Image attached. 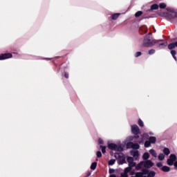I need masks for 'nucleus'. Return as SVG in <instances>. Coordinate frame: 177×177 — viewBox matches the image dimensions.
<instances>
[{"mask_svg":"<svg viewBox=\"0 0 177 177\" xmlns=\"http://www.w3.org/2000/svg\"><path fill=\"white\" fill-rule=\"evenodd\" d=\"M156 167H158V168H161V167H162V163L161 162H158Z\"/></svg>","mask_w":177,"mask_h":177,"instance_id":"ea45409f","label":"nucleus"},{"mask_svg":"<svg viewBox=\"0 0 177 177\" xmlns=\"http://www.w3.org/2000/svg\"><path fill=\"white\" fill-rule=\"evenodd\" d=\"M165 158V155H164V153H160L158 155V160H160V161L164 160Z\"/></svg>","mask_w":177,"mask_h":177,"instance_id":"4be33fe9","label":"nucleus"},{"mask_svg":"<svg viewBox=\"0 0 177 177\" xmlns=\"http://www.w3.org/2000/svg\"><path fill=\"white\" fill-rule=\"evenodd\" d=\"M127 162L129 164L131 162H133V158L131 156H127Z\"/></svg>","mask_w":177,"mask_h":177,"instance_id":"c85d7f7f","label":"nucleus"},{"mask_svg":"<svg viewBox=\"0 0 177 177\" xmlns=\"http://www.w3.org/2000/svg\"><path fill=\"white\" fill-rule=\"evenodd\" d=\"M114 172H115L114 169H109V174H114Z\"/></svg>","mask_w":177,"mask_h":177,"instance_id":"37998d69","label":"nucleus"},{"mask_svg":"<svg viewBox=\"0 0 177 177\" xmlns=\"http://www.w3.org/2000/svg\"><path fill=\"white\" fill-rule=\"evenodd\" d=\"M115 164V159H111L109 161V165H114Z\"/></svg>","mask_w":177,"mask_h":177,"instance_id":"7c9ffc66","label":"nucleus"},{"mask_svg":"<svg viewBox=\"0 0 177 177\" xmlns=\"http://www.w3.org/2000/svg\"><path fill=\"white\" fill-rule=\"evenodd\" d=\"M64 77H65V78H68V73H64Z\"/></svg>","mask_w":177,"mask_h":177,"instance_id":"c03bdc74","label":"nucleus"},{"mask_svg":"<svg viewBox=\"0 0 177 177\" xmlns=\"http://www.w3.org/2000/svg\"><path fill=\"white\" fill-rule=\"evenodd\" d=\"M116 151H123L124 149L121 146H118L117 149H115Z\"/></svg>","mask_w":177,"mask_h":177,"instance_id":"72a5a7b5","label":"nucleus"},{"mask_svg":"<svg viewBox=\"0 0 177 177\" xmlns=\"http://www.w3.org/2000/svg\"><path fill=\"white\" fill-rule=\"evenodd\" d=\"M159 8L160 9H165L167 8V4L165 3H162L159 4Z\"/></svg>","mask_w":177,"mask_h":177,"instance_id":"393cba45","label":"nucleus"},{"mask_svg":"<svg viewBox=\"0 0 177 177\" xmlns=\"http://www.w3.org/2000/svg\"><path fill=\"white\" fill-rule=\"evenodd\" d=\"M174 59L176 61L177 60V58H176V56H173Z\"/></svg>","mask_w":177,"mask_h":177,"instance_id":"8fccbe9b","label":"nucleus"},{"mask_svg":"<svg viewBox=\"0 0 177 177\" xmlns=\"http://www.w3.org/2000/svg\"><path fill=\"white\" fill-rule=\"evenodd\" d=\"M167 11L169 13L168 14V17L169 19H175V17H177V12L174 10V8H166Z\"/></svg>","mask_w":177,"mask_h":177,"instance_id":"7ed1b4c3","label":"nucleus"},{"mask_svg":"<svg viewBox=\"0 0 177 177\" xmlns=\"http://www.w3.org/2000/svg\"><path fill=\"white\" fill-rule=\"evenodd\" d=\"M168 45V43L167 41L159 44L158 46L159 48H165Z\"/></svg>","mask_w":177,"mask_h":177,"instance_id":"5701e85b","label":"nucleus"},{"mask_svg":"<svg viewBox=\"0 0 177 177\" xmlns=\"http://www.w3.org/2000/svg\"><path fill=\"white\" fill-rule=\"evenodd\" d=\"M163 153L165 156H169L171 151H169V149L168 148H165L163 149Z\"/></svg>","mask_w":177,"mask_h":177,"instance_id":"a211bd4d","label":"nucleus"},{"mask_svg":"<svg viewBox=\"0 0 177 177\" xmlns=\"http://www.w3.org/2000/svg\"><path fill=\"white\" fill-rule=\"evenodd\" d=\"M149 153L150 154H151L153 157H155V158L157 157V152H156V150L151 149L149 150Z\"/></svg>","mask_w":177,"mask_h":177,"instance_id":"dca6fc26","label":"nucleus"},{"mask_svg":"<svg viewBox=\"0 0 177 177\" xmlns=\"http://www.w3.org/2000/svg\"><path fill=\"white\" fill-rule=\"evenodd\" d=\"M135 138H136V139H139V135H136V136H135Z\"/></svg>","mask_w":177,"mask_h":177,"instance_id":"de8ad7c7","label":"nucleus"},{"mask_svg":"<svg viewBox=\"0 0 177 177\" xmlns=\"http://www.w3.org/2000/svg\"><path fill=\"white\" fill-rule=\"evenodd\" d=\"M100 149H102V153L104 154L106 153V146L100 145Z\"/></svg>","mask_w":177,"mask_h":177,"instance_id":"c756f323","label":"nucleus"},{"mask_svg":"<svg viewBox=\"0 0 177 177\" xmlns=\"http://www.w3.org/2000/svg\"><path fill=\"white\" fill-rule=\"evenodd\" d=\"M149 158H150V154L148 152H145L144 153V154L142 155V160H149Z\"/></svg>","mask_w":177,"mask_h":177,"instance_id":"ddd939ff","label":"nucleus"},{"mask_svg":"<svg viewBox=\"0 0 177 177\" xmlns=\"http://www.w3.org/2000/svg\"><path fill=\"white\" fill-rule=\"evenodd\" d=\"M12 55L10 53L0 54V60H6V59H10L12 57Z\"/></svg>","mask_w":177,"mask_h":177,"instance_id":"39448f33","label":"nucleus"},{"mask_svg":"<svg viewBox=\"0 0 177 177\" xmlns=\"http://www.w3.org/2000/svg\"><path fill=\"white\" fill-rule=\"evenodd\" d=\"M96 167H97V162H93L91 165V169L95 171L96 169Z\"/></svg>","mask_w":177,"mask_h":177,"instance_id":"2eb2a0df","label":"nucleus"},{"mask_svg":"<svg viewBox=\"0 0 177 177\" xmlns=\"http://www.w3.org/2000/svg\"><path fill=\"white\" fill-rule=\"evenodd\" d=\"M159 8V6L158 4H153L151 6V10H157Z\"/></svg>","mask_w":177,"mask_h":177,"instance_id":"f3484780","label":"nucleus"},{"mask_svg":"<svg viewBox=\"0 0 177 177\" xmlns=\"http://www.w3.org/2000/svg\"><path fill=\"white\" fill-rule=\"evenodd\" d=\"M143 165V162H140L136 166V171H140L142 169V166Z\"/></svg>","mask_w":177,"mask_h":177,"instance_id":"4468645a","label":"nucleus"},{"mask_svg":"<svg viewBox=\"0 0 177 177\" xmlns=\"http://www.w3.org/2000/svg\"><path fill=\"white\" fill-rule=\"evenodd\" d=\"M136 177H138V174H136ZM140 177H147V176H140Z\"/></svg>","mask_w":177,"mask_h":177,"instance_id":"3c124183","label":"nucleus"},{"mask_svg":"<svg viewBox=\"0 0 177 177\" xmlns=\"http://www.w3.org/2000/svg\"><path fill=\"white\" fill-rule=\"evenodd\" d=\"M109 177H117V176H115V174H111V175H110Z\"/></svg>","mask_w":177,"mask_h":177,"instance_id":"49530a36","label":"nucleus"},{"mask_svg":"<svg viewBox=\"0 0 177 177\" xmlns=\"http://www.w3.org/2000/svg\"><path fill=\"white\" fill-rule=\"evenodd\" d=\"M150 35H151V33L147 35L144 37L142 45L145 48H151V46H154L156 44H158V42H162V41H164L162 39H160V40L153 39V37H150Z\"/></svg>","mask_w":177,"mask_h":177,"instance_id":"f257e3e1","label":"nucleus"},{"mask_svg":"<svg viewBox=\"0 0 177 177\" xmlns=\"http://www.w3.org/2000/svg\"><path fill=\"white\" fill-rule=\"evenodd\" d=\"M138 125H139L140 127H145V124H143V121L141 120V119H139V120H138Z\"/></svg>","mask_w":177,"mask_h":177,"instance_id":"2f4dec72","label":"nucleus"},{"mask_svg":"<svg viewBox=\"0 0 177 177\" xmlns=\"http://www.w3.org/2000/svg\"><path fill=\"white\" fill-rule=\"evenodd\" d=\"M118 161H119V165H122V164H127V160L125 159L124 156H121V155H119Z\"/></svg>","mask_w":177,"mask_h":177,"instance_id":"6e6552de","label":"nucleus"},{"mask_svg":"<svg viewBox=\"0 0 177 177\" xmlns=\"http://www.w3.org/2000/svg\"><path fill=\"white\" fill-rule=\"evenodd\" d=\"M131 143H133V142H129L127 143V147L128 149H129V148H131V149H132V144H131Z\"/></svg>","mask_w":177,"mask_h":177,"instance_id":"58836bf2","label":"nucleus"},{"mask_svg":"<svg viewBox=\"0 0 177 177\" xmlns=\"http://www.w3.org/2000/svg\"><path fill=\"white\" fill-rule=\"evenodd\" d=\"M130 175L133 176L135 175V171H132L130 172Z\"/></svg>","mask_w":177,"mask_h":177,"instance_id":"a18cd8bd","label":"nucleus"},{"mask_svg":"<svg viewBox=\"0 0 177 177\" xmlns=\"http://www.w3.org/2000/svg\"><path fill=\"white\" fill-rule=\"evenodd\" d=\"M130 145H132V149H135V150H139V149H140V145H139V144L138 143H130Z\"/></svg>","mask_w":177,"mask_h":177,"instance_id":"9d476101","label":"nucleus"},{"mask_svg":"<svg viewBox=\"0 0 177 177\" xmlns=\"http://www.w3.org/2000/svg\"><path fill=\"white\" fill-rule=\"evenodd\" d=\"M139 56H142V53L140 51H138L135 54V57H139Z\"/></svg>","mask_w":177,"mask_h":177,"instance_id":"e433bc0d","label":"nucleus"},{"mask_svg":"<svg viewBox=\"0 0 177 177\" xmlns=\"http://www.w3.org/2000/svg\"><path fill=\"white\" fill-rule=\"evenodd\" d=\"M142 15H143V12H142V11H138V12L135 14V17H140V16H142Z\"/></svg>","mask_w":177,"mask_h":177,"instance_id":"bb28decb","label":"nucleus"},{"mask_svg":"<svg viewBox=\"0 0 177 177\" xmlns=\"http://www.w3.org/2000/svg\"><path fill=\"white\" fill-rule=\"evenodd\" d=\"M149 172H150L149 169H142V172H137L136 175H137V176L140 177L143 175H148Z\"/></svg>","mask_w":177,"mask_h":177,"instance_id":"0eeeda50","label":"nucleus"},{"mask_svg":"<svg viewBox=\"0 0 177 177\" xmlns=\"http://www.w3.org/2000/svg\"><path fill=\"white\" fill-rule=\"evenodd\" d=\"M131 171H132V168H131L129 167H126L124 169V172H126L127 174H128L129 172H131Z\"/></svg>","mask_w":177,"mask_h":177,"instance_id":"473e14b6","label":"nucleus"},{"mask_svg":"<svg viewBox=\"0 0 177 177\" xmlns=\"http://www.w3.org/2000/svg\"><path fill=\"white\" fill-rule=\"evenodd\" d=\"M150 143L154 144L156 142H157V138L155 136H151L149 138V140Z\"/></svg>","mask_w":177,"mask_h":177,"instance_id":"f8f14e48","label":"nucleus"},{"mask_svg":"<svg viewBox=\"0 0 177 177\" xmlns=\"http://www.w3.org/2000/svg\"><path fill=\"white\" fill-rule=\"evenodd\" d=\"M120 176L121 177H128V173H126L125 171H124L123 173H121Z\"/></svg>","mask_w":177,"mask_h":177,"instance_id":"4c0bfd02","label":"nucleus"},{"mask_svg":"<svg viewBox=\"0 0 177 177\" xmlns=\"http://www.w3.org/2000/svg\"><path fill=\"white\" fill-rule=\"evenodd\" d=\"M154 53H156V50L151 49L149 50V55H154Z\"/></svg>","mask_w":177,"mask_h":177,"instance_id":"f704fd0d","label":"nucleus"},{"mask_svg":"<svg viewBox=\"0 0 177 177\" xmlns=\"http://www.w3.org/2000/svg\"><path fill=\"white\" fill-rule=\"evenodd\" d=\"M175 48H176L175 42L169 44L168 45V49H169L170 50H172V49H175Z\"/></svg>","mask_w":177,"mask_h":177,"instance_id":"412c9836","label":"nucleus"},{"mask_svg":"<svg viewBox=\"0 0 177 177\" xmlns=\"http://www.w3.org/2000/svg\"><path fill=\"white\" fill-rule=\"evenodd\" d=\"M171 55L173 57L175 56V55H176V51L174 50H171Z\"/></svg>","mask_w":177,"mask_h":177,"instance_id":"a19ab883","label":"nucleus"},{"mask_svg":"<svg viewBox=\"0 0 177 177\" xmlns=\"http://www.w3.org/2000/svg\"><path fill=\"white\" fill-rule=\"evenodd\" d=\"M161 170L163 172H169V171H171V167H169L168 166H163V167H162Z\"/></svg>","mask_w":177,"mask_h":177,"instance_id":"9b49d317","label":"nucleus"},{"mask_svg":"<svg viewBox=\"0 0 177 177\" xmlns=\"http://www.w3.org/2000/svg\"><path fill=\"white\" fill-rule=\"evenodd\" d=\"M131 132L133 135H139V132H140V129L139 127L136 124H133L131 126Z\"/></svg>","mask_w":177,"mask_h":177,"instance_id":"423d86ee","label":"nucleus"},{"mask_svg":"<svg viewBox=\"0 0 177 177\" xmlns=\"http://www.w3.org/2000/svg\"><path fill=\"white\" fill-rule=\"evenodd\" d=\"M150 146H151V142L149 140L145 142V147H150Z\"/></svg>","mask_w":177,"mask_h":177,"instance_id":"cd10ccee","label":"nucleus"},{"mask_svg":"<svg viewBox=\"0 0 177 177\" xmlns=\"http://www.w3.org/2000/svg\"><path fill=\"white\" fill-rule=\"evenodd\" d=\"M47 60H50V58H46Z\"/></svg>","mask_w":177,"mask_h":177,"instance_id":"603ef678","label":"nucleus"},{"mask_svg":"<svg viewBox=\"0 0 177 177\" xmlns=\"http://www.w3.org/2000/svg\"><path fill=\"white\" fill-rule=\"evenodd\" d=\"M109 150H117V147H118V145L114 143H110L108 145Z\"/></svg>","mask_w":177,"mask_h":177,"instance_id":"1a4fd4ad","label":"nucleus"},{"mask_svg":"<svg viewBox=\"0 0 177 177\" xmlns=\"http://www.w3.org/2000/svg\"><path fill=\"white\" fill-rule=\"evenodd\" d=\"M155 176H156V171H149L147 177H155Z\"/></svg>","mask_w":177,"mask_h":177,"instance_id":"aec40b11","label":"nucleus"},{"mask_svg":"<svg viewBox=\"0 0 177 177\" xmlns=\"http://www.w3.org/2000/svg\"><path fill=\"white\" fill-rule=\"evenodd\" d=\"M98 143H99L100 145H103V143H104L103 140H102V138H99V139H98Z\"/></svg>","mask_w":177,"mask_h":177,"instance_id":"79ce46f5","label":"nucleus"},{"mask_svg":"<svg viewBox=\"0 0 177 177\" xmlns=\"http://www.w3.org/2000/svg\"><path fill=\"white\" fill-rule=\"evenodd\" d=\"M144 32H145V34H147V29H145V30H144Z\"/></svg>","mask_w":177,"mask_h":177,"instance_id":"09e8293b","label":"nucleus"},{"mask_svg":"<svg viewBox=\"0 0 177 177\" xmlns=\"http://www.w3.org/2000/svg\"><path fill=\"white\" fill-rule=\"evenodd\" d=\"M167 164L169 165V167H172V165H174V169L177 171L176 155L174 153L170 154L169 158L167 160Z\"/></svg>","mask_w":177,"mask_h":177,"instance_id":"f03ea898","label":"nucleus"},{"mask_svg":"<svg viewBox=\"0 0 177 177\" xmlns=\"http://www.w3.org/2000/svg\"><path fill=\"white\" fill-rule=\"evenodd\" d=\"M118 17H120V14H118V13L113 14L111 16L112 20H117V19H118Z\"/></svg>","mask_w":177,"mask_h":177,"instance_id":"6ab92c4d","label":"nucleus"},{"mask_svg":"<svg viewBox=\"0 0 177 177\" xmlns=\"http://www.w3.org/2000/svg\"><path fill=\"white\" fill-rule=\"evenodd\" d=\"M143 167H145L147 169H149L154 165V163L151 162L150 160H147L146 161H142Z\"/></svg>","mask_w":177,"mask_h":177,"instance_id":"20e7f679","label":"nucleus"},{"mask_svg":"<svg viewBox=\"0 0 177 177\" xmlns=\"http://www.w3.org/2000/svg\"><path fill=\"white\" fill-rule=\"evenodd\" d=\"M133 167H136V162H131L129 163V168H131V169H132V168H133Z\"/></svg>","mask_w":177,"mask_h":177,"instance_id":"a878e982","label":"nucleus"},{"mask_svg":"<svg viewBox=\"0 0 177 177\" xmlns=\"http://www.w3.org/2000/svg\"><path fill=\"white\" fill-rule=\"evenodd\" d=\"M96 156H97V158H100V157H102V152L100 151H97L96 153Z\"/></svg>","mask_w":177,"mask_h":177,"instance_id":"c9c22d12","label":"nucleus"},{"mask_svg":"<svg viewBox=\"0 0 177 177\" xmlns=\"http://www.w3.org/2000/svg\"><path fill=\"white\" fill-rule=\"evenodd\" d=\"M131 155L133 156V157H139V151L131 152Z\"/></svg>","mask_w":177,"mask_h":177,"instance_id":"b1692460","label":"nucleus"}]
</instances>
